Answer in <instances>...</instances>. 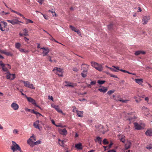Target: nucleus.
Here are the masks:
<instances>
[{"label":"nucleus","instance_id":"nucleus-1","mask_svg":"<svg viewBox=\"0 0 152 152\" xmlns=\"http://www.w3.org/2000/svg\"><path fill=\"white\" fill-rule=\"evenodd\" d=\"M12 144L11 146V148L13 152L18 151L19 152H23L22 150L19 145L15 142L12 141Z\"/></svg>","mask_w":152,"mask_h":152},{"label":"nucleus","instance_id":"nucleus-2","mask_svg":"<svg viewBox=\"0 0 152 152\" xmlns=\"http://www.w3.org/2000/svg\"><path fill=\"white\" fill-rule=\"evenodd\" d=\"M91 64L92 66L99 71L101 72L103 70V67L102 65L94 61L91 62Z\"/></svg>","mask_w":152,"mask_h":152},{"label":"nucleus","instance_id":"nucleus-3","mask_svg":"<svg viewBox=\"0 0 152 152\" xmlns=\"http://www.w3.org/2000/svg\"><path fill=\"white\" fill-rule=\"evenodd\" d=\"M134 124L135 129L137 130L142 129L145 126V125L144 124H139L135 122Z\"/></svg>","mask_w":152,"mask_h":152},{"label":"nucleus","instance_id":"nucleus-4","mask_svg":"<svg viewBox=\"0 0 152 152\" xmlns=\"http://www.w3.org/2000/svg\"><path fill=\"white\" fill-rule=\"evenodd\" d=\"M7 21L11 23L13 25L15 24H19L20 25V23H23V22L19 21L18 19H13L11 20H7Z\"/></svg>","mask_w":152,"mask_h":152},{"label":"nucleus","instance_id":"nucleus-5","mask_svg":"<svg viewBox=\"0 0 152 152\" xmlns=\"http://www.w3.org/2000/svg\"><path fill=\"white\" fill-rule=\"evenodd\" d=\"M150 19V17L149 15L144 16L142 17V22L143 25H145L147 23L148 20Z\"/></svg>","mask_w":152,"mask_h":152},{"label":"nucleus","instance_id":"nucleus-6","mask_svg":"<svg viewBox=\"0 0 152 152\" xmlns=\"http://www.w3.org/2000/svg\"><path fill=\"white\" fill-rule=\"evenodd\" d=\"M23 82L24 83V86H25L32 89H35V88L34 86L32 84H31L28 81H24Z\"/></svg>","mask_w":152,"mask_h":152},{"label":"nucleus","instance_id":"nucleus-7","mask_svg":"<svg viewBox=\"0 0 152 152\" xmlns=\"http://www.w3.org/2000/svg\"><path fill=\"white\" fill-rule=\"evenodd\" d=\"M89 66L87 64H83L81 65V68L84 72H87Z\"/></svg>","mask_w":152,"mask_h":152},{"label":"nucleus","instance_id":"nucleus-8","mask_svg":"<svg viewBox=\"0 0 152 152\" xmlns=\"http://www.w3.org/2000/svg\"><path fill=\"white\" fill-rule=\"evenodd\" d=\"M26 98L27 99L28 101L29 102H31L35 106H36V107H38V108L40 109H41V108L38 105L36 104L35 101L34 99H33L31 97H27Z\"/></svg>","mask_w":152,"mask_h":152},{"label":"nucleus","instance_id":"nucleus-9","mask_svg":"<svg viewBox=\"0 0 152 152\" xmlns=\"http://www.w3.org/2000/svg\"><path fill=\"white\" fill-rule=\"evenodd\" d=\"M40 49L43 50V52H42V53L43 56H46L50 51V50L48 48H46L44 47H43L41 48Z\"/></svg>","mask_w":152,"mask_h":152},{"label":"nucleus","instance_id":"nucleus-10","mask_svg":"<svg viewBox=\"0 0 152 152\" xmlns=\"http://www.w3.org/2000/svg\"><path fill=\"white\" fill-rule=\"evenodd\" d=\"M15 78V74H10L8 73L6 75V78L8 79L12 80Z\"/></svg>","mask_w":152,"mask_h":152},{"label":"nucleus","instance_id":"nucleus-11","mask_svg":"<svg viewBox=\"0 0 152 152\" xmlns=\"http://www.w3.org/2000/svg\"><path fill=\"white\" fill-rule=\"evenodd\" d=\"M145 134L147 136H152V129L151 128L148 129L145 132Z\"/></svg>","mask_w":152,"mask_h":152},{"label":"nucleus","instance_id":"nucleus-12","mask_svg":"<svg viewBox=\"0 0 152 152\" xmlns=\"http://www.w3.org/2000/svg\"><path fill=\"white\" fill-rule=\"evenodd\" d=\"M11 107L15 110H17L19 108L18 105L15 102L12 104Z\"/></svg>","mask_w":152,"mask_h":152},{"label":"nucleus","instance_id":"nucleus-13","mask_svg":"<svg viewBox=\"0 0 152 152\" xmlns=\"http://www.w3.org/2000/svg\"><path fill=\"white\" fill-rule=\"evenodd\" d=\"M107 88L105 87L104 86H101V87L98 89V91L101 92H103V93H105L107 90Z\"/></svg>","mask_w":152,"mask_h":152},{"label":"nucleus","instance_id":"nucleus-14","mask_svg":"<svg viewBox=\"0 0 152 152\" xmlns=\"http://www.w3.org/2000/svg\"><path fill=\"white\" fill-rule=\"evenodd\" d=\"M58 132L60 134L64 135H66L67 133V131L65 129H59Z\"/></svg>","mask_w":152,"mask_h":152},{"label":"nucleus","instance_id":"nucleus-15","mask_svg":"<svg viewBox=\"0 0 152 152\" xmlns=\"http://www.w3.org/2000/svg\"><path fill=\"white\" fill-rule=\"evenodd\" d=\"M141 110L144 112L145 114L149 115V110L148 108L143 106L142 107Z\"/></svg>","mask_w":152,"mask_h":152},{"label":"nucleus","instance_id":"nucleus-16","mask_svg":"<svg viewBox=\"0 0 152 152\" xmlns=\"http://www.w3.org/2000/svg\"><path fill=\"white\" fill-rule=\"evenodd\" d=\"M130 114L129 113L127 114V115L128 116V117L126 119L129 120L130 121H133L136 118V117L134 115L133 116L131 117L129 116Z\"/></svg>","mask_w":152,"mask_h":152},{"label":"nucleus","instance_id":"nucleus-17","mask_svg":"<svg viewBox=\"0 0 152 152\" xmlns=\"http://www.w3.org/2000/svg\"><path fill=\"white\" fill-rule=\"evenodd\" d=\"M27 143L32 147L34 145V142L32 141V139L31 138L28 140Z\"/></svg>","mask_w":152,"mask_h":152},{"label":"nucleus","instance_id":"nucleus-18","mask_svg":"<svg viewBox=\"0 0 152 152\" xmlns=\"http://www.w3.org/2000/svg\"><path fill=\"white\" fill-rule=\"evenodd\" d=\"M39 120L36 121L34 123L33 126L36 128L38 129L39 130H40L41 129L39 127Z\"/></svg>","mask_w":152,"mask_h":152},{"label":"nucleus","instance_id":"nucleus-19","mask_svg":"<svg viewBox=\"0 0 152 152\" xmlns=\"http://www.w3.org/2000/svg\"><path fill=\"white\" fill-rule=\"evenodd\" d=\"M53 71H55V72H61V73H63V71L62 69H61L60 68H58L57 67H55L54 68V69L53 70Z\"/></svg>","mask_w":152,"mask_h":152},{"label":"nucleus","instance_id":"nucleus-20","mask_svg":"<svg viewBox=\"0 0 152 152\" xmlns=\"http://www.w3.org/2000/svg\"><path fill=\"white\" fill-rule=\"evenodd\" d=\"M64 82L65 83L67 84L65 85V86H69L73 87L75 86V84H74L73 83H71L69 82L68 81H65Z\"/></svg>","mask_w":152,"mask_h":152},{"label":"nucleus","instance_id":"nucleus-21","mask_svg":"<svg viewBox=\"0 0 152 152\" xmlns=\"http://www.w3.org/2000/svg\"><path fill=\"white\" fill-rule=\"evenodd\" d=\"M77 115L79 117H83V111L77 110Z\"/></svg>","mask_w":152,"mask_h":152},{"label":"nucleus","instance_id":"nucleus-22","mask_svg":"<svg viewBox=\"0 0 152 152\" xmlns=\"http://www.w3.org/2000/svg\"><path fill=\"white\" fill-rule=\"evenodd\" d=\"M135 82L140 85H142L143 83V80L142 79H136L134 80Z\"/></svg>","mask_w":152,"mask_h":152},{"label":"nucleus","instance_id":"nucleus-23","mask_svg":"<svg viewBox=\"0 0 152 152\" xmlns=\"http://www.w3.org/2000/svg\"><path fill=\"white\" fill-rule=\"evenodd\" d=\"M131 145V143L130 141H128L125 144V148L126 149L129 148Z\"/></svg>","mask_w":152,"mask_h":152},{"label":"nucleus","instance_id":"nucleus-24","mask_svg":"<svg viewBox=\"0 0 152 152\" xmlns=\"http://www.w3.org/2000/svg\"><path fill=\"white\" fill-rule=\"evenodd\" d=\"M83 148V146L81 143H79L77 144V149L80 150H82Z\"/></svg>","mask_w":152,"mask_h":152},{"label":"nucleus","instance_id":"nucleus-25","mask_svg":"<svg viewBox=\"0 0 152 152\" xmlns=\"http://www.w3.org/2000/svg\"><path fill=\"white\" fill-rule=\"evenodd\" d=\"M145 53V52L144 51L139 50L135 52V55L137 56L141 54H144Z\"/></svg>","mask_w":152,"mask_h":152},{"label":"nucleus","instance_id":"nucleus-26","mask_svg":"<svg viewBox=\"0 0 152 152\" xmlns=\"http://www.w3.org/2000/svg\"><path fill=\"white\" fill-rule=\"evenodd\" d=\"M96 81H91L90 84H87V86L88 87L91 88L90 86L91 85H94L96 84Z\"/></svg>","mask_w":152,"mask_h":152},{"label":"nucleus","instance_id":"nucleus-27","mask_svg":"<svg viewBox=\"0 0 152 152\" xmlns=\"http://www.w3.org/2000/svg\"><path fill=\"white\" fill-rule=\"evenodd\" d=\"M58 143L61 146L63 147H64V142H65L64 140H61L60 139L58 140Z\"/></svg>","mask_w":152,"mask_h":152},{"label":"nucleus","instance_id":"nucleus-28","mask_svg":"<svg viewBox=\"0 0 152 152\" xmlns=\"http://www.w3.org/2000/svg\"><path fill=\"white\" fill-rule=\"evenodd\" d=\"M23 31L24 32V33L23 34L24 36H27L28 35V30L26 28L23 29Z\"/></svg>","mask_w":152,"mask_h":152},{"label":"nucleus","instance_id":"nucleus-29","mask_svg":"<svg viewBox=\"0 0 152 152\" xmlns=\"http://www.w3.org/2000/svg\"><path fill=\"white\" fill-rule=\"evenodd\" d=\"M120 140L121 141L123 142V143H124L125 141V136L124 135H122L121 136V138H120Z\"/></svg>","mask_w":152,"mask_h":152},{"label":"nucleus","instance_id":"nucleus-30","mask_svg":"<svg viewBox=\"0 0 152 152\" xmlns=\"http://www.w3.org/2000/svg\"><path fill=\"white\" fill-rule=\"evenodd\" d=\"M96 140L100 144H101L102 143V140L100 137H96V140H95L96 142Z\"/></svg>","mask_w":152,"mask_h":152},{"label":"nucleus","instance_id":"nucleus-31","mask_svg":"<svg viewBox=\"0 0 152 152\" xmlns=\"http://www.w3.org/2000/svg\"><path fill=\"white\" fill-rule=\"evenodd\" d=\"M56 110L58 113H62L63 115H65V114L63 113L62 110L59 108L58 107L57 108H56Z\"/></svg>","mask_w":152,"mask_h":152},{"label":"nucleus","instance_id":"nucleus-32","mask_svg":"<svg viewBox=\"0 0 152 152\" xmlns=\"http://www.w3.org/2000/svg\"><path fill=\"white\" fill-rule=\"evenodd\" d=\"M4 54L7 56H13V54L10 52H6V50H5Z\"/></svg>","mask_w":152,"mask_h":152},{"label":"nucleus","instance_id":"nucleus-33","mask_svg":"<svg viewBox=\"0 0 152 152\" xmlns=\"http://www.w3.org/2000/svg\"><path fill=\"white\" fill-rule=\"evenodd\" d=\"M105 82V81L102 80H99L98 81V83L100 85H101L104 84Z\"/></svg>","mask_w":152,"mask_h":152},{"label":"nucleus","instance_id":"nucleus-34","mask_svg":"<svg viewBox=\"0 0 152 152\" xmlns=\"http://www.w3.org/2000/svg\"><path fill=\"white\" fill-rule=\"evenodd\" d=\"M26 24H28L29 23H33L34 22L30 19H27L26 22Z\"/></svg>","mask_w":152,"mask_h":152},{"label":"nucleus","instance_id":"nucleus-35","mask_svg":"<svg viewBox=\"0 0 152 152\" xmlns=\"http://www.w3.org/2000/svg\"><path fill=\"white\" fill-rule=\"evenodd\" d=\"M115 91L114 90H110L107 92V94L109 95H111Z\"/></svg>","mask_w":152,"mask_h":152},{"label":"nucleus","instance_id":"nucleus-36","mask_svg":"<svg viewBox=\"0 0 152 152\" xmlns=\"http://www.w3.org/2000/svg\"><path fill=\"white\" fill-rule=\"evenodd\" d=\"M16 48L19 49L21 46V44L19 43H17L15 45Z\"/></svg>","mask_w":152,"mask_h":152},{"label":"nucleus","instance_id":"nucleus-37","mask_svg":"<svg viewBox=\"0 0 152 152\" xmlns=\"http://www.w3.org/2000/svg\"><path fill=\"white\" fill-rule=\"evenodd\" d=\"M69 26L72 30L76 32V28L75 27L72 25H70Z\"/></svg>","mask_w":152,"mask_h":152},{"label":"nucleus","instance_id":"nucleus-38","mask_svg":"<svg viewBox=\"0 0 152 152\" xmlns=\"http://www.w3.org/2000/svg\"><path fill=\"white\" fill-rule=\"evenodd\" d=\"M87 72H84L83 71L81 73V75L82 77L84 78L86 77L87 76Z\"/></svg>","mask_w":152,"mask_h":152},{"label":"nucleus","instance_id":"nucleus-39","mask_svg":"<svg viewBox=\"0 0 152 152\" xmlns=\"http://www.w3.org/2000/svg\"><path fill=\"white\" fill-rule=\"evenodd\" d=\"M103 143L104 145H107L108 144V142L106 139H104L103 140Z\"/></svg>","mask_w":152,"mask_h":152},{"label":"nucleus","instance_id":"nucleus-40","mask_svg":"<svg viewBox=\"0 0 152 152\" xmlns=\"http://www.w3.org/2000/svg\"><path fill=\"white\" fill-rule=\"evenodd\" d=\"M1 23H2L4 25L3 27H4V28H5L6 27V26L7 25V23L6 22H5L4 21H1Z\"/></svg>","mask_w":152,"mask_h":152},{"label":"nucleus","instance_id":"nucleus-41","mask_svg":"<svg viewBox=\"0 0 152 152\" xmlns=\"http://www.w3.org/2000/svg\"><path fill=\"white\" fill-rule=\"evenodd\" d=\"M3 70L4 72H7L8 71V69L7 68L5 67L4 66H2Z\"/></svg>","mask_w":152,"mask_h":152},{"label":"nucleus","instance_id":"nucleus-42","mask_svg":"<svg viewBox=\"0 0 152 152\" xmlns=\"http://www.w3.org/2000/svg\"><path fill=\"white\" fill-rule=\"evenodd\" d=\"M51 122L52 123L55 125L56 127H61V126L60 125H57L55 124V122L53 120H51Z\"/></svg>","mask_w":152,"mask_h":152},{"label":"nucleus","instance_id":"nucleus-43","mask_svg":"<svg viewBox=\"0 0 152 152\" xmlns=\"http://www.w3.org/2000/svg\"><path fill=\"white\" fill-rule=\"evenodd\" d=\"M41 141L40 140H38L37 141L34 142V145H37L39 144H40L41 143Z\"/></svg>","mask_w":152,"mask_h":152},{"label":"nucleus","instance_id":"nucleus-44","mask_svg":"<svg viewBox=\"0 0 152 152\" xmlns=\"http://www.w3.org/2000/svg\"><path fill=\"white\" fill-rule=\"evenodd\" d=\"M30 138H31V139H33V140L35 141L36 140V137L33 134L30 137Z\"/></svg>","mask_w":152,"mask_h":152},{"label":"nucleus","instance_id":"nucleus-45","mask_svg":"<svg viewBox=\"0 0 152 152\" xmlns=\"http://www.w3.org/2000/svg\"><path fill=\"white\" fill-rule=\"evenodd\" d=\"M147 149H148L149 150L151 149L152 148V147L151 145H150L146 147Z\"/></svg>","mask_w":152,"mask_h":152},{"label":"nucleus","instance_id":"nucleus-46","mask_svg":"<svg viewBox=\"0 0 152 152\" xmlns=\"http://www.w3.org/2000/svg\"><path fill=\"white\" fill-rule=\"evenodd\" d=\"M55 74H56V75H58L60 77H62L63 76V73H61L60 74H58V72H55Z\"/></svg>","mask_w":152,"mask_h":152},{"label":"nucleus","instance_id":"nucleus-47","mask_svg":"<svg viewBox=\"0 0 152 152\" xmlns=\"http://www.w3.org/2000/svg\"><path fill=\"white\" fill-rule=\"evenodd\" d=\"M45 0H38V2H39L40 4H42Z\"/></svg>","mask_w":152,"mask_h":152},{"label":"nucleus","instance_id":"nucleus-48","mask_svg":"<svg viewBox=\"0 0 152 152\" xmlns=\"http://www.w3.org/2000/svg\"><path fill=\"white\" fill-rule=\"evenodd\" d=\"M48 99H51L52 101H53V99L52 96H48Z\"/></svg>","mask_w":152,"mask_h":152},{"label":"nucleus","instance_id":"nucleus-49","mask_svg":"<svg viewBox=\"0 0 152 152\" xmlns=\"http://www.w3.org/2000/svg\"><path fill=\"white\" fill-rule=\"evenodd\" d=\"M112 66L113 67H114L118 71V70H120V69H119V67L118 66Z\"/></svg>","mask_w":152,"mask_h":152},{"label":"nucleus","instance_id":"nucleus-50","mask_svg":"<svg viewBox=\"0 0 152 152\" xmlns=\"http://www.w3.org/2000/svg\"><path fill=\"white\" fill-rule=\"evenodd\" d=\"M34 113L36 114L37 115L38 114L39 115V116L42 115L41 114L39 113V112L35 111L34 112Z\"/></svg>","mask_w":152,"mask_h":152},{"label":"nucleus","instance_id":"nucleus-51","mask_svg":"<svg viewBox=\"0 0 152 152\" xmlns=\"http://www.w3.org/2000/svg\"><path fill=\"white\" fill-rule=\"evenodd\" d=\"M120 101L123 103H126L128 101L127 100H120Z\"/></svg>","mask_w":152,"mask_h":152},{"label":"nucleus","instance_id":"nucleus-52","mask_svg":"<svg viewBox=\"0 0 152 152\" xmlns=\"http://www.w3.org/2000/svg\"><path fill=\"white\" fill-rule=\"evenodd\" d=\"M49 35L51 37V38H50L49 39L50 40H52V41H54V39L53 38V37H52V36L50 34H49Z\"/></svg>","mask_w":152,"mask_h":152},{"label":"nucleus","instance_id":"nucleus-53","mask_svg":"<svg viewBox=\"0 0 152 152\" xmlns=\"http://www.w3.org/2000/svg\"><path fill=\"white\" fill-rule=\"evenodd\" d=\"M15 13H16V14L19 15L20 16H23V15L21 14L20 13L18 12L17 11H16V12H15Z\"/></svg>","mask_w":152,"mask_h":152},{"label":"nucleus","instance_id":"nucleus-54","mask_svg":"<svg viewBox=\"0 0 152 152\" xmlns=\"http://www.w3.org/2000/svg\"><path fill=\"white\" fill-rule=\"evenodd\" d=\"M51 106L52 107L54 108L55 109H56V108H57L58 107V105H51Z\"/></svg>","mask_w":152,"mask_h":152},{"label":"nucleus","instance_id":"nucleus-55","mask_svg":"<svg viewBox=\"0 0 152 152\" xmlns=\"http://www.w3.org/2000/svg\"><path fill=\"white\" fill-rule=\"evenodd\" d=\"M2 61H0V65L1 66H4L5 64L2 63Z\"/></svg>","mask_w":152,"mask_h":152},{"label":"nucleus","instance_id":"nucleus-56","mask_svg":"<svg viewBox=\"0 0 152 152\" xmlns=\"http://www.w3.org/2000/svg\"><path fill=\"white\" fill-rule=\"evenodd\" d=\"M18 131L16 129H15L13 131V132L16 134H18Z\"/></svg>","mask_w":152,"mask_h":152},{"label":"nucleus","instance_id":"nucleus-57","mask_svg":"<svg viewBox=\"0 0 152 152\" xmlns=\"http://www.w3.org/2000/svg\"><path fill=\"white\" fill-rule=\"evenodd\" d=\"M77 33L80 36H81V33L79 31L77 30Z\"/></svg>","mask_w":152,"mask_h":152},{"label":"nucleus","instance_id":"nucleus-58","mask_svg":"<svg viewBox=\"0 0 152 152\" xmlns=\"http://www.w3.org/2000/svg\"><path fill=\"white\" fill-rule=\"evenodd\" d=\"M5 50H2L0 49V53H1L4 54Z\"/></svg>","mask_w":152,"mask_h":152},{"label":"nucleus","instance_id":"nucleus-59","mask_svg":"<svg viewBox=\"0 0 152 152\" xmlns=\"http://www.w3.org/2000/svg\"><path fill=\"white\" fill-rule=\"evenodd\" d=\"M42 14L43 15V17L45 19H48V17L47 16H45V15L43 14L42 13Z\"/></svg>","mask_w":152,"mask_h":152},{"label":"nucleus","instance_id":"nucleus-60","mask_svg":"<svg viewBox=\"0 0 152 152\" xmlns=\"http://www.w3.org/2000/svg\"><path fill=\"white\" fill-rule=\"evenodd\" d=\"M0 29L2 31H4V30L3 29V27L1 26V24H0Z\"/></svg>","mask_w":152,"mask_h":152},{"label":"nucleus","instance_id":"nucleus-61","mask_svg":"<svg viewBox=\"0 0 152 152\" xmlns=\"http://www.w3.org/2000/svg\"><path fill=\"white\" fill-rule=\"evenodd\" d=\"M145 100L147 101V102H148L149 101V98L148 97H146L145 98Z\"/></svg>","mask_w":152,"mask_h":152},{"label":"nucleus","instance_id":"nucleus-62","mask_svg":"<svg viewBox=\"0 0 152 152\" xmlns=\"http://www.w3.org/2000/svg\"><path fill=\"white\" fill-rule=\"evenodd\" d=\"M138 10L137 11L138 12H141L142 11V10L140 7H138Z\"/></svg>","mask_w":152,"mask_h":152},{"label":"nucleus","instance_id":"nucleus-63","mask_svg":"<svg viewBox=\"0 0 152 152\" xmlns=\"http://www.w3.org/2000/svg\"><path fill=\"white\" fill-rule=\"evenodd\" d=\"M24 39L25 40L26 42H27L28 40H29L28 38L25 37H24Z\"/></svg>","mask_w":152,"mask_h":152},{"label":"nucleus","instance_id":"nucleus-64","mask_svg":"<svg viewBox=\"0 0 152 152\" xmlns=\"http://www.w3.org/2000/svg\"><path fill=\"white\" fill-rule=\"evenodd\" d=\"M108 152H116L115 150H111L108 151Z\"/></svg>","mask_w":152,"mask_h":152}]
</instances>
